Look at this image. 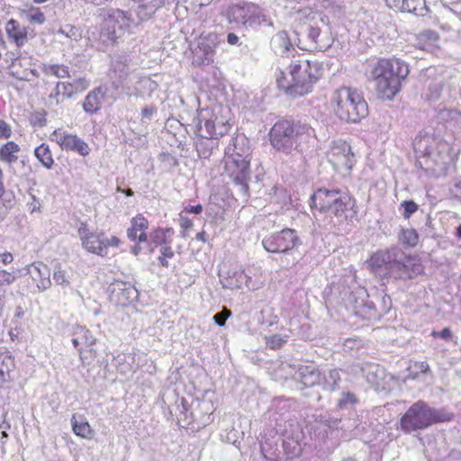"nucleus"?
<instances>
[{
	"instance_id": "obj_1",
	"label": "nucleus",
	"mask_w": 461,
	"mask_h": 461,
	"mask_svg": "<svg viewBox=\"0 0 461 461\" xmlns=\"http://www.w3.org/2000/svg\"><path fill=\"white\" fill-rule=\"evenodd\" d=\"M322 75V67L317 60H309L303 56L291 59L287 68L280 71L276 83L280 89L294 97L312 92L313 85Z\"/></svg>"
},
{
	"instance_id": "obj_2",
	"label": "nucleus",
	"mask_w": 461,
	"mask_h": 461,
	"mask_svg": "<svg viewBox=\"0 0 461 461\" xmlns=\"http://www.w3.org/2000/svg\"><path fill=\"white\" fill-rule=\"evenodd\" d=\"M409 66L400 59H380L369 65L367 71L371 79L375 81L377 94L383 99H393L402 88L409 74Z\"/></svg>"
},
{
	"instance_id": "obj_3",
	"label": "nucleus",
	"mask_w": 461,
	"mask_h": 461,
	"mask_svg": "<svg viewBox=\"0 0 461 461\" xmlns=\"http://www.w3.org/2000/svg\"><path fill=\"white\" fill-rule=\"evenodd\" d=\"M271 145L285 154L293 149L303 152L315 139V131L307 123L290 120L276 122L269 132Z\"/></svg>"
},
{
	"instance_id": "obj_4",
	"label": "nucleus",
	"mask_w": 461,
	"mask_h": 461,
	"mask_svg": "<svg viewBox=\"0 0 461 461\" xmlns=\"http://www.w3.org/2000/svg\"><path fill=\"white\" fill-rule=\"evenodd\" d=\"M312 208L328 212L340 220L356 216V202L347 192L339 189H318L311 197Z\"/></svg>"
},
{
	"instance_id": "obj_5",
	"label": "nucleus",
	"mask_w": 461,
	"mask_h": 461,
	"mask_svg": "<svg viewBox=\"0 0 461 461\" xmlns=\"http://www.w3.org/2000/svg\"><path fill=\"white\" fill-rule=\"evenodd\" d=\"M336 115L347 122H358L368 114L367 104L355 89L341 87L334 91L331 98Z\"/></svg>"
},
{
	"instance_id": "obj_6",
	"label": "nucleus",
	"mask_w": 461,
	"mask_h": 461,
	"mask_svg": "<svg viewBox=\"0 0 461 461\" xmlns=\"http://www.w3.org/2000/svg\"><path fill=\"white\" fill-rule=\"evenodd\" d=\"M230 110L222 104H214L201 110L197 114V133L199 136L221 137L226 134L230 126Z\"/></svg>"
},
{
	"instance_id": "obj_7",
	"label": "nucleus",
	"mask_w": 461,
	"mask_h": 461,
	"mask_svg": "<svg viewBox=\"0 0 461 461\" xmlns=\"http://www.w3.org/2000/svg\"><path fill=\"white\" fill-rule=\"evenodd\" d=\"M443 420H445L444 415L438 411L422 401H418L401 418V429L405 433H411Z\"/></svg>"
},
{
	"instance_id": "obj_8",
	"label": "nucleus",
	"mask_w": 461,
	"mask_h": 461,
	"mask_svg": "<svg viewBox=\"0 0 461 461\" xmlns=\"http://www.w3.org/2000/svg\"><path fill=\"white\" fill-rule=\"evenodd\" d=\"M301 244L296 230L289 228L266 236L262 240L264 249L270 253H288Z\"/></svg>"
},
{
	"instance_id": "obj_9",
	"label": "nucleus",
	"mask_w": 461,
	"mask_h": 461,
	"mask_svg": "<svg viewBox=\"0 0 461 461\" xmlns=\"http://www.w3.org/2000/svg\"><path fill=\"white\" fill-rule=\"evenodd\" d=\"M228 18L230 22L245 27H254L267 21L259 7L251 3L233 5L228 10Z\"/></svg>"
},
{
	"instance_id": "obj_10",
	"label": "nucleus",
	"mask_w": 461,
	"mask_h": 461,
	"mask_svg": "<svg viewBox=\"0 0 461 461\" xmlns=\"http://www.w3.org/2000/svg\"><path fill=\"white\" fill-rule=\"evenodd\" d=\"M223 162L224 173L240 186L241 192L247 193L250 178L249 159L225 154Z\"/></svg>"
},
{
	"instance_id": "obj_11",
	"label": "nucleus",
	"mask_w": 461,
	"mask_h": 461,
	"mask_svg": "<svg viewBox=\"0 0 461 461\" xmlns=\"http://www.w3.org/2000/svg\"><path fill=\"white\" fill-rule=\"evenodd\" d=\"M362 373L366 382L377 392L388 393L394 389L397 384L396 378L393 375L387 374L384 368L377 364H365Z\"/></svg>"
},
{
	"instance_id": "obj_12",
	"label": "nucleus",
	"mask_w": 461,
	"mask_h": 461,
	"mask_svg": "<svg viewBox=\"0 0 461 461\" xmlns=\"http://www.w3.org/2000/svg\"><path fill=\"white\" fill-rule=\"evenodd\" d=\"M327 158L334 169L340 173L348 172L355 163V156L350 145L341 140L332 142Z\"/></svg>"
},
{
	"instance_id": "obj_13",
	"label": "nucleus",
	"mask_w": 461,
	"mask_h": 461,
	"mask_svg": "<svg viewBox=\"0 0 461 461\" xmlns=\"http://www.w3.org/2000/svg\"><path fill=\"white\" fill-rule=\"evenodd\" d=\"M90 86L86 77L74 78L72 81H59L49 98L54 101L56 105L60 104L64 99H72L77 95L83 93Z\"/></svg>"
},
{
	"instance_id": "obj_14",
	"label": "nucleus",
	"mask_w": 461,
	"mask_h": 461,
	"mask_svg": "<svg viewBox=\"0 0 461 461\" xmlns=\"http://www.w3.org/2000/svg\"><path fill=\"white\" fill-rule=\"evenodd\" d=\"M50 140L55 141L62 149L77 152L83 157L87 156L90 152L86 142L77 135L62 129L55 130L50 134Z\"/></svg>"
},
{
	"instance_id": "obj_15",
	"label": "nucleus",
	"mask_w": 461,
	"mask_h": 461,
	"mask_svg": "<svg viewBox=\"0 0 461 461\" xmlns=\"http://www.w3.org/2000/svg\"><path fill=\"white\" fill-rule=\"evenodd\" d=\"M110 299L115 304L127 306L138 299V290L129 282L115 281L109 287Z\"/></svg>"
},
{
	"instance_id": "obj_16",
	"label": "nucleus",
	"mask_w": 461,
	"mask_h": 461,
	"mask_svg": "<svg viewBox=\"0 0 461 461\" xmlns=\"http://www.w3.org/2000/svg\"><path fill=\"white\" fill-rule=\"evenodd\" d=\"M422 272L423 266L421 265L420 259L411 256H406L402 251V256L400 258H397L393 276L395 278L400 279H411L418 276Z\"/></svg>"
},
{
	"instance_id": "obj_17",
	"label": "nucleus",
	"mask_w": 461,
	"mask_h": 461,
	"mask_svg": "<svg viewBox=\"0 0 461 461\" xmlns=\"http://www.w3.org/2000/svg\"><path fill=\"white\" fill-rule=\"evenodd\" d=\"M402 256V250L397 248H392L386 250L375 252L369 259V266L373 270L385 269L391 276L395 268L397 258Z\"/></svg>"
},
{
	"instance_id": "obj_18",
	"label": "nucleus",
	"mask_w": 461,
	"mask_h": 461,
	"mask_svg": "<svg viewBox=\"0 0 461 461\" xmlns=\"http://www.w3.org/2000/svg\"><path fill=\"white\" fill-rule=\"evenodd\" d=\"M78 236L86 250L99 256H104V233L92 232L86 223H81L78 228Z\"/></svg>"
},
{
	"instance_id": "obj_19",
	"label": "nucleus",
	"mask_w": 461,
	"mask_h": 461,
	"mask_svg": "<svg viewBox=\"0 0 461 461\" xmlns=\"http://www.w3.org/2000/svg\"><path fill=\"white\" fill-rule=\"evenodd\" d=\"M28 274L31 276L39 292H44L50 288V269L41 262L32 264L28 267Z\"/></svg>"
},
{
	"instance_id": "obj_20",
	"label": "nucleus",
	"mask_w": 461,
	"mask_h": 461,
	"mask_svg": "<svg viewBox=\"0 0 461 461\" xmlns=\"http://www.w3.org/2000/svg\"><path fill=\"white\" fill-rule=\"evenodd\" d=\"M5 32L10 41L16 47H23L28 41V29L22 26L18 21L10 19L5 24Z\"/></svg>"
},
{
	"instance_id": "obj_21",
	"label": "nucleus",
	"mask_w": 461,
	"mask_h": 461,
	"mask_svg": "<svg viewBox=\"0 0 461 461\" xmlns=\"http://www.w3.org/2000/svg\"><path fill=\"white\" fill-rule=\"evenodd\" d=\"M149 227V221L141 214L133 217L131 221V228L127 230V237L131 240L139 242L147 241L146 230Z\"/></svg>"
},
{
	"instance_id": "obj_22",
	"label": "nucleus",
	"mask_w": 461,
	"mask_h": 461,
	"mask_svg": "<svg viewBox=\"0 0 461 461\" xmlns=\"http://www.w3.org/2000/svg\"><path fill=\"white\" fill-rule=\"evenodd\" d=\"M294 379L304 387H311L320 383L321 374L313 366H300L294 373Z\"/></svg>"
},
{
	"instance_id": "obj_23",
	"label": "nucleus",
	"mask_w": 461,
	"mask_h": 461,
	"mask_svg": "<svg viewBox=\"0 0 461 461\" xmlns=\"http://www.w3.org/2000/svg\"><path fill=\"white\" fill-rule=\"evenodd\" d=\"M250 147L249 140L244 135H238L232 140V143L229 144L225 149V154L232 157H240L249 159Z\"/></svg>"
},
{
	"instance_id": "obj_24",
	"label": "nucleus",
	"mask_w": 461,
	"mask_h": 461,
	"mask_svg": "<svg viewBox=\"0 0 461 461\" xmlns=\"http://www.w3.org/2000/svg\"><path fill=\"white\" fill-rule=\"evenodd\" d=\"M104 96V91L102 87H96L90 91L83 102V110L89 114L96 113L102 107V101Z\"/></svg>"
},
{
	"instance_id": "obj_25",
	"label": "nucleus",
	"mask_w": 461,
	"mask_h": 461,
	"mask_svg": "<svg viewBox=\"0 0 461 461\" xmlns=\"http://www.w3.org/2000/svg\"><path fill=\"white\" fill-rule=\"evenodd\" d=\"M271 49L277 55L284 57L288 56L291 50H294L291 41L285 32H279L275 34L270 41Z\"/></svg>"
},
{
	"instance_id": "obj_26",
	"label": "nucleus",
	"mask_w": 461,
	"mask_h": 461,
	"mask_svg": "<svg viewBox=\"0 0 461 461\" xmlns=\"http://www.w3.org/2000/svg\"><path fill=\"white\" fill-rule=\"evenodd\" d=\"M71 426L73 432L79 438H91L93 429L86 420V417L81 414L74 413L71 417Z\"/></svg>"
},
{
	"instance_id": "obj_27",
	"label": "nucleus",
	"mask_w": 461,
	"mask_h": 461,
	"mask_svg": "<svg viewBox=\"0 0 461 461\" xmlns=\"http://www.w3.org/2000/svg\"><path fill=\"white\" fill-rule=\"evenodd\" d=\"M196 143V150L201 158H207L212 153V150L218 148V137L216 136H200Z\"/></svg>"
},
{
	"instance_id": "obj_28",
	"label": "nucleus",
	"mask_w": 461,
	"mask_h": 461,
	"mask_svg": "<svg viewBox=\"0 0 461 461\" xmlns=\"http://www.w3.org/2000/svg\"><path fill=\"white\" fill-rule=\"evenodd\" d=\"M20 151V147L14 141H8L0 148V160L9 166L16 162L18 157L16 154Z\"/></svg>"
},
{
	"instance_id": "obj_29",
	"label": "nucleus",
	"mask_w": 461,
	"mask_h": 461,
	"mask_svg": "<svg viewBox=\"0 0 461 461\" xmlns=\"http://www.w3.org/2000/svg\"><path fill=\"white\" fill-rule=\"evenodd\" d=\"M214 56V50L207 43L200 42L194 51V61L198 64H210Z\"/></svg>"
},
{
	"instance_id": "obj_30",
	"label": "nucleus",
	"mask_w": 461,
	"mask_h": 461,
	"mask_svg": "<svg viewBox=\"0 0 461 461\" xmlns=\"http://www.w3.org/2000/svg\"><path fill=\"white\" fill-rule=\"evenodd\" d=\"M34 155L41 165L47 169H50L54 164L52 153L48 144L42 143L34 150Z\"/></svg>"
},
{
	"instance_id": "obj_31",
	"label": "nucleus",
	"mask_w": 461,
	"mask_h": 461,
	"mask_svg": "<svg viewBox=\"0 0 461 461\" xmlns=\"http://www.w3.org/2000/svg\"><path fill=\"white\" fill-rule=\"evenodd\" d=\"M42 71L48 76H53L61 79L71 77L69 68L66 65L44 64L42 67Z\"/></svg>"
},
{
	"instance_id": "obj_32",
	"label": "nucleus",
	"mask_w": 461,
	"mask_h": 461,
	"mask_svg": "<svg viewBox=\"0 0 461 461\" xmlns=\"http://www.w3.org/2000/svg\"><path fill=\"white\" fill-rule=\"evenodd\" d=\"M23 15L30 23L41 25L45 23V14L39 7L30 6L23 11Z\"/></svg>"
},
{
	"instance_id": "obj_33",
	"label": "nucleus",
	"mask_w": 461,
	"mask_h": 461,
	"mask_svg": "<svg viewBox=\"0 0 461 461\" xmlns=\"http://www.w3.org/2000/svg\"><path fill=\"white\" fill-rule=\"evenodd\" d=\"M160 236L162 238V241L164 244L160 243L161 245V248H160V257L158 258V261L160 263V265L164 267H168V261H167V258H173L174 256V252L171 249L170 246H168L167 243H166V240H165V233L164 232H161V231H157L155 233V238L157 239H160Z\"/></svg>"
},
{
	"instance_id": "obj_34",
	"label": "nucleus",
	"mask_w": 461,
	"mask_h": 461,
	"mask_svg": "<svg viewBox=\"0 0 461 461\" xmlns=\"http://www.w3.org/2000/svg\"><path fill=\"white\" fill-rule=\"evenodd\" d=\"M113 68L115 74H118L120 80H123L130 71L129 60L126 57H119L113 61Z\"/></svg>"
},
{
	"instance_id": "obj_35",
	"label": "nucleus",
	"mask_w": 461,
	"mask_h": 461,
	"mask_svg": "<svg viewBox=\"0 0 461 461\" xmlns=\"http://www.w3.org/2000/svg\"><path fill=\"white\" fill-rule=\"evenodd\" d=\"M250 280L243 271L236 272L233 278H228L223 284V286L229 289L240 288L243 284H247Z\"/></svg>"
},
{
	"instance_id": "obj_36",
	"label": "nucleus",
	"mask_w": 461,
	"mask_h": 461,
	"mask_svg": "<svg viewBox=\"0 0 461 461\" xmlns=\"http://www.w3.org/2000/svg\"><path fill=\"white\" fill-rule=\"evenodd\" d=\"M73 335H77L82 345L92 346L95 343V338L85 327L76 326L73 330Z\"/></svg>"
},
{
	"instance_id": "obj_37",
	"label": "nucleus",
	"mask_w": 461,
	"mask_h": 461,
	"mask_svg": "<svg viewBox=\"0 0 461 461\" xmlns=\"http://www.w3.org/2000/svg\"><path fill=\"white\" fill-rule=\"evenodd\" d=\"M323 388L327 391H333L340 381V375L338 369H331L328 375L323 376Z\"/></svg>"
},
{
	"instance_id": "obj_38",
	"label": "nucleus",
	"mask_w": 461,
	"mask_h": 461,
	"mask_svg": "<svg viewBox=\"0 0 461 461\" xmlns=\"http://www.w3.org/2000/svg\"><path fill=\"white\" fill-rule=\"evenodd\" d=\"M53 280L57 285H59L63 288L69 287L70 285V277L67 271L64 270L60 265H57L54 268Z\"/></svg>"
},
{
	"instance_id": "obj_39",
	"label": "nucleus",
	"mask_w": 461,
	"mask_h": 461,
	"mask_svg": "<svg viewBox=\"0 0 461 461\" xmlns=\"http://www.w3.org/2000/svg\"><path fill=\"white\" fill-rule=\"evenodd\" d=\"M400 241L407 247H415L419 241V236L415 230H402L400 235Z\"/></svg>"
},
{
	"instance_id": "obj_40",
	"label": "nucleus",
	"mask_w": 461,
	"mask_h": 461,
	"mask_svg": "<svg viewBox=\"0 0 461 461\" xmlns=\"http://www.w3.org/2000/svg\"><path fill=\"white\" fill-rule=\"evenodd\" d=\"M58 34H62L73 41H79L82 38L81 30L78 27L71 24H65L64 26L60 27L58 31Z\"/></svg>"
},
{
	"instance_id": "obj_41",
	"label": "nucleus",
	"mask_w": 461,
	"mask_h": 461,
	"mask_svg": "<svg viewBox=\"0 0 461 461\" xmlns=\"http://www.w3.org/2000/svg\"><path fill=\"white\" fill-rule=\"evenodd\" d=\"M429 141V138L420 139L414 143V149L417 153H420L434 159V151L432 148L428 146Z\"/></svg>"
},
{
	"instance_id": "obj_42",
	"label": "nucleus",
	"mask_w": 461,
	"mask_h": 461,
	"mask_svg": "<svg viewBox=\"0 0 461 461\" xmlns=\"http://www.w3.org/2000/svg\"><path fill=\"white\" fill-rule=\"evenodd\" d=\"M287 341V336H283L280 334H275L270 337L266 338V343L267 347L272 349H278L283 347Z\"/></svg>"
},
{
	"instance_id": "obj_43",
	"label": "nucleus",
	"mask_w": 461,
	"mask_h": 461,
	"mask_svg": "<svg viewBox=\"0 0 461 461\" xmlns=\"http://www.w3.org/2000/svg\"><path fill=\"white\" fill-rule=\"evenodd\" d=\"M357 402V398L354 393L344 392L341 397L338 400V407L340 409H348Z\"/></svg>"
},
{
	"instance_id": "obj_44",
	"label": "nucleus",
	"mask_w": 461,
	"mask_h": 461,
	"mask_svg": "<svg viewBox=\"0 0 461 461\" xmlns=\"http://www.w3.org/2000/svg\"><path fill=\"white\" fill-rule=\"evenodd\" d=\"M14 366L13 357L8 354H4L0 357V375L4 376L8 374Z\"/></svg>"
},
{
	"instance_id": "obj_45",
	"label": "nucleus",
	"mask_w": 461,
	"mask_h": 461,
	"mask_svg": "<svg viewBox=\"0 0 461 461\" xmlns=\"http://www.w3.org/2000/svg\"><path fill=\"white\" fill-rule=\"evenodd\" d=\"M231 315V312L228 309H224L223 311L214 314L213 321L214 322L222 327L225 324L226 320Z\"/></svg>"
},
{
	"instance_id": "obj_46",
	"label": "nucleus",
	"mask_w": 461,
	"mask_h": 461,
	"mask_svg": "<svg viewBox=\"0 0 461 461\" xmlns=\"http://www.w3.org/2000/svg\"><path fill=\"white\" fill-rule=\"evenodd\" d=\"M402 206L404 209V218H409L412 213H414L418 210V205L413 201H404L402 203Z\"/></svg>"
},
{
	"instance_id": "obj_47",
	"label": "nucleus",
	"mask_w": 461,
	"mask_h": 461,
	"mask_svg": "<svg viewBox=\"0 0 461 461\" xmlns=\"http://www.w3.org/2000/svg\"><path fill=\"white\" fill-rule=\"evenodd\" d=\"M15 281V276L6 270H0V285H10Z\"/></svg>"
},
{
	"instance_id": "obj_48",
	"label": "nucleus",
	"mask_w": 461,
	"mask_h": 461,
	"mask_svg": "<svg viewBox=\"0 0 461 461\" xmlns=\"http://www.w3.org/2000/svg\"><path fill=\"white\" fill-rule=\"evenodd\" d=\"M433 337H439L445 340H450L452 339V331L449 328L446 327L441 331H432Z\"/></svg>"
},
{
	"instance_id": "obj_49",
	"label": "nucleus",
	"mask_w": 461,
	"mask_h": 461,
	"mask_svg": "<svg viewBox=\"0 0 461 461\" xmlns=\"http://www.w3.org/2000/svg\"><path fill=\"white\" fill-rule=\"evenodd\" d=\"M156 113L157 110L153 106H145L141 111L142 121H150Z\"/></svg>"
},
{
	"instance_id": "obj_50",
	"label": "nucleus",
	"mask_w": 461,
	"mask_h": 461,
	"mask_svg": "<svg viewBox=\"0 0 461 461\" xmlns=\"http://www.w3.org/2000/svg\"><path fill=\"white\" fill-rule=\"evenodd\" d=\"M11 129L7 123L0 120V138L7 139L11 136Z\"/></svg>"
},
{
	"instance_id": "obj_51",
	"label": "nucleus",
	"mask_w": 461,
	"mask_h": 461,
	"mask_svg": "<svg viewBox=\"0 0 461 461\" xmlns=\"http://www.w3.org/2000/svg\"><path fill=\"white\" fill-rule=\"evenodd\" d=\"M104 255L106 254V249L108 247H116L119 245L120 243V240L115 237V236H113L111 239H108L106 237L104 236Z\"/></svg>"
},
{
	"instance_id": "obj_52",
	"label": "nucleus",
	"mask_w": 461,
	"mask_h": 461,
	"mask_svg": "<svg viewBox=\"0 0 461 461\" xmlns=\"http://www.w3.org/2000/svg\"><path fill=\"white\" fill-rule=\"evenodd\" d=\"M10 429V424L3 420L0 423V439H6L8 438L7 429Z\"/></svg>"
},
{
	"instance_id": "obj_53",
	"label": "nucleus",
	"mask_w": 461,
	"mask_h": 461,
	"mask_svg": "<svg viewBox=\"0 0 461 461\" xmlns=\"http://www.w3.org/2000/svg\"><path fill=\"white\" fill-rule=\"evenodd\" d=\"M450 191L455 197L461 200V180L456 182Z\"/></svg>"
},
{
	"instance_id": "obj_54",
	"label": "nucleus",
	"mask_w": 461,
	"mask_h": 461,
	"mask_svg": "<svg viewBox=\"0 0 461 461\" xmlns=\"http://www.w3.org/2000/svg\"><path fill=\"white\" fill-rule=\"evenodd\" d=\"M184 211L189 213L200 214L203 212V206L201 204L188 205L185 207Z\"/></svg>"
},
{
	"instance_id": "obj_55",
	"label": "nucleus",
	"mask_w": 461,
	"mask_h": 461,
	"mask_svg": "<svg viewBox=\"0 0 461 461\" xmlns=\"http://www.w3.org/2000/svg\"><path fill=\"white\" fill-rule=\"evenodd\" d=\"M180 226L186 230L193 227V221L189 218L180 214Z\"/></svg>"
},
{
	"instance_id": "obj_56",
	"label": "nucleus",
	"mask_w": 461,
	"mask_h": 461,
	"mask_svg": "<svg viewBox=\"0 0 461 461\" xmlns=\"http://www.w3.org/2000/svg\"><path fill=\"white\" fill-rule=\"evenodd\" d=\"M414 367L417 369V373H427L429 370V366L427 362L416 363Z\"/></svg>"
},
{
	"instance_id": "obj_57",
	"label": "nucleus",
	"mask_w": 461,
	"mask_h": 461,
	"mask_svg": "<svg viewBox=\"0 0 461 461\" xmlns=\"http://www.w3.org/2000/svg\"><path fill=\"white\" fill-rule=\"evenodd\" d=\"M227 41L230 45H239L240 38L233 32H230L227 35Z\"/></svg>"
},
{
	"instance_id": "obj_58",
	"label": "nucleus",
	"mask_w": 461,
	"mask_h": 461,
	"mask_svg": "<svg viewBox=\"0 0 461 461\" xmlns=\"http://www.w3.org/2000/svg\"><path fill=\"white\" fill-rule=\"evenodd\" d=\"M72 343H73L74 347L76 348H77L78 354H79V357H80L82 363H84V357H83V355H82V350H81V348H79V346L82 345V344H81V341L79 340V339H77V335H73Z\"/></svg>"
},
{
	"instance_id": "obj_59",
	"label": "nucleus",
	"mask_w": 461,
	"mask_h": 461,
	"mask_svg": "<svg viewBox=\"0 0 461 461\" xmlns=\"http://www.w3.org/2000/svg\"><path fill=\"white\" fill-rule=\"evenodd\" d=\"M420 38H425L431 41H435L438 39V34L432 31H427L420 34Z\"/></svg>"
},
{
	"instance_id": "obj_60",
	"label": "nucleus",
	"mask_w": 461,
	"mask_h": 461,
	"mask_svg": "<svg viewBox=\"0 0 461 461\" xmlns=\"http://www.w3.org/2000/svg\"><path fill=\"white\" fill-rule=\"evenodd\" d=\"M13 259L14 258L11 253L6 252L2 255V262L5 265L10 264L13 261Z\"/></svg>"
},
{
	"instance_id": "obj_61",
	"label": "nucleus",
	"mask_w": 461,
	"mask_h": 461,
	"mask_svg": "<svg viewBox=\"0 0 461 461\" xmlns=\"http://www.w3.org/2000/svg\"><path fill=\"white\" fill-rule=\"evenodd\" d=\"M323 423H325L330 428H334L338 425L339 420L338 419L324 420Z\"/></svg>"
},
{
	"instance_id": "obj_62",
	"label": "nucleus",
	"mask_w": 461,
	"mask_h": 461,
	"mask_svg": "<svg viewBox=\"0 0 461 461\" xmlns=\"http://www.w3.org/2000/svg\"><path fill=\"white\" fill-rule=\"evenodd\" d=\"M4 193H5V187H4V182H3V171L0 168V197L4 194Z\"/></svg>"
},
{
	"instance_id": "obj_63",
	"label": "nucleus",
	"mask_w": 461,
	"mask_h": 461,
	"mask_svg": "<svg viewBox=\"0 0 461 461\" xmlns=\"http://www.w3.org/2000/svg\"><path fill=\"white\" fill-rule=\"evenodd\" d=\"M206 234L204 231H201L199 233L196 234V237L195 239L197 240H200V241H203V242H206V238H205Z\"/></svg>"
},
{
	"instance_id": "obj_64",
	"label": "nucleus",
	"mask_w": 461,
	"mask_h": 461,
	"mask_svg": "<svg viewBox=\"0 0 461 461\" xmlns=\"http://www.w3.org/2000/svg\"><path fill=\"white\" fill-rule=\"evenodd\" d=\"M110 17L112 18H120V17H123V12L120 11V10H116L113 13L112 15H110Z\"/></svg>"
}]
</instances>
